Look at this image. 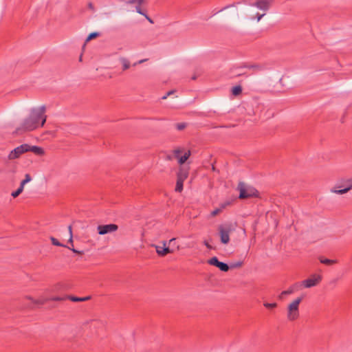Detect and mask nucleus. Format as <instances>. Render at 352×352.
<instances>
[{"label": "nucleus", "instance_id": "dca6fc26", "mask_svg": "<svg viewBox=\"0 0 352 352\" xmlns=\"http://www.w3.org/2000/svg\"><path fill=\"white\" fill-rule=\"evenodd\" d=\"M190 155H191L190 151L188 150V151H186L182 156L179 157V158H177L178 163L180 165L184 164L186 162V161L189 158Z\"/></svg>", "mask_w": 352, "mask_h": 352}, {"label": "nucleus", "instance_id": "5701e85b", "mask_svg": "<svg viewBox=\"0 0 352 352\" xmlns=\"http://www.w3.org/2000/svg\"><path fill=\"white\" fill-rule=\"evenodd\" d=\"M32 179L31 178V176L29 175V174H26L25 175V177L23 180L21 181V184H20V186H22L23 188H24V186L28 183L29 182H30Z\"/></svg>", "mask_w": 352, "mask_h": 352}, {"label": "nucleus", "instance_id": "6ab92c4d", "mask_svg": "<svg viewBox=\"0 0 352 352\" xmlns=\"http://www.w3.org/2000/svg\"><path fill=\"white\" fill-rule=\"evenodd\" d=\"M67 298L69 299L70 300H72L73 302H82V301H85V300L89 299L90 297L87 296V297H84V298H79V297L69 296H67Z\"/></svg>", "mask_w": 352, "mask_h": 352}, {"label": "nucleus", "instance_id": "4468645a", "mask_svg": "<svg viewBox=\"0 0 352 352\" xmlns=\"http://www.w3.org/2000/svg\"><path fill=\"white\" fill-rule=\"evenodd\" d=\"M87 324H90V328L94 329L100 328L104 326L103 322L100 320H91L89 322H87Z\"/></svg>", "mask_w": 352, "mask_h": 352}, {"label": "nucleus", "instance_id": "f704fd0d", "mask_svg": "<svg viewBox=\"0 0 352 352\" xmlns=\"http://www.w3.org/2000/svg\"><path fill=\"white\" fill-rule=\"evenodd\" d=\"M243 263L241 261H239L236 263H234L231 265L232 267H240L242 265Z\"/></svg>", "mask_w": 352, "mask_h": 352}, {"label": "nucleus", "instance_id": "79ce46f5", "mask_svg": "<svg viewBox=\"0 0 352 352\" xmlns=\"http://www.w3.org/2000/svg\"><path fill=\"white\" fill-rule=\"evenodd\" d=\"M145 60H140V61H138V63H134V66H135L137 64H140V63H142L143 62H144Z\"/></svg>", "mask_w": 352, "mask_h": 352}, {"label": "nucleus", "instance_id": "49530a36", "mask_svg": "<svg viewBox=\"0 0 352 352\" xmlns=\"http://www.w3.org/2000/svg\"><path fill=\"white\" fill-rule=\"evenodd\" d=\"M331 77H334L335 78H337V76H336V74L334 73L333 74V76L331 75Z\"/></svg>", "mask_w": 352, "mask_h": 352}, {"label": "nucleus", "instance_id": "a878e982", "mask_svg": "<svg viewBox=\"0 0 352 352\" xmlns=\"http://www.w3.org/2000/svg\"><path fill=\"white\" fill-rule=\"evenodd\" d=\"M186 126H187V124L185 122L177 123L175 124L176 129L179 131H182V130L184 129L186 127Z\"/></svg>", "mask_w": 352, "mask_h": 352}, {"label": "nucleus", "instance_id": "f03ea898", "mask_svg": "<svg viewBox=\"0 0 352 352\" xmlns=\"http://www.w3.org/2000/svg\"><path fill=\"white\" fill-rule=\"evenodd\" d=\"M237 190L239 191V198L241 199L258 197V192L255 188L242 182L239 183Z\"/></svg>", "mask_w": 352, "mask_h": 352}, {"label": "nucleus", "instance_id": "2eb2a0df", "mask_svg": "<svg viewBox=\"0 0 352 352\" xmlns=\"http://www.w3.org/2000/svg\"><path fill=\"white\" fill-rule=\"evenodd\" d=\"M28 148L29 151H31L37 155H43L44 154V151L41 147L29 145Z\"/></svg>", "mask_w": 352, "mask_h": 352}, {"label": "nucleus", "instance_id": "393cba45", "mask_svg": "<svg viewBox=\"0 0 352 352\" xmlns=\"http://www.w3.org/2000/svg\"><path fill=\"white\" fill-rule=\"evenodd\" d=\"M183 152V149L181 148H177L173 150V154H174V157L175 158H179V157H181L180 156V154Z\"/></svg>", "mask_w": 352, "mask_h": 352}, {"label": "nucleus", "instance_id": "a18cd8bd", "mask_svg": "<svg viewBox=\"0 0 352 352\" xmlns=\"http://www.w3.org/2000/svg\"><path fill=\"white\" fill-rule=\"evenodd\" d=\"M89 7L91 9L93 8V5L91 3H89Z\"/></svg>", "mask_w": 352, "mask_h": 352}, {"label": "nucleus", "instance_id": "bb28decb", "mask_svg": "<svg viewBox=\"0 0 352 352\" xmlns=\"http://www.w3.org/2000/svg\"><path fill=\"white\" fill-rule=\"evenodd\" d=\"M98 36H99V33L98 32H91L87 36V38L86 39V41H89L92 40L93 38H96Z\"/></svg>", "mask_w": 352, "mask_h": 352}, {"label": "nucleus", "instance_id": "c756f323", "mask_svg": "<svg viewBox=\"0 0 352 352\" xmlns=\"http://www.w3.org/2000/svg\"><path fill=\"white\" fill-rule=\"evenodd\" d=\"M52 243L54 245L56 246H63L62 243H60L54 237H51Z\"/></svg>", "mask_w": 352, "mask_h": 352}, {"label": "nucleus", "instance_id": "9d476101", "mask_svg": "<svg viewBox=\"0 0 352 352\" xmlns=\"http://www.w3.org/2000/svg\"><path fill=\"white\" fill-rule=\"evenodd\" d=\"M270 3L271 1L269 0H258L255 3H252V6H255L260 10L267 11L270 8Z\"/></svg>", "mask_w": 352, "mask_h": 352}, {"label": "nucleus", "instance_id": "ddd939ff", "mask_svg": "<svg viewBox=\"0 0 352 352\" xmlns=\"http://www.w3.org/2000/svg\"><path fill=\"white\" fill-rule=\"evenodd\" d=\"M243 67L253 69L254 72L263 71L266 68L265 65H261V64L244 65Z\"/></svg>", "mask_w": 352, "mask_h": 352}, {"label": "nucleus", "instance_id": "f3484780", "mask_svg": "<svg viewBox=\"0 0 352 352\" xmlns=\"http://www.w3.org/2000/svg\"><path fill=\"white\" fill-rule=\"evenodd\" d=\"M119 60L122 65V70L123 71H125L130 67V66H131L130 61L127 58H126L124 57H120L119 58Z\"/></svg>", "mask_w": 352, "mask_h": 352}, {"label": "nucleus", "instance_id": "4be33fe9", "mask_svg": "<svg viewBox=\"0 0 352 352\" xmlns=\"http://www.w3.org/2000/svg\"><path fill=\"white\" fill-rule=\"evenodd\" d=\"M294 289H295V285L291 287L287 290H285V291L282 292L280 295V298H281L283 296L292 294L294 292Z\"/></svg>", "mask_w": 352, "mask_h": 352}, {"label": "nucleus", "instance_id": "1a4fd4ad", "mask_svg": "<svg viewBox=\"0 0 352 352\" xmlns=\"http://www.w3.org/2000/svg\"><path fill=\"white\" fill-rule=\"evenodd\" d=\"M166 241H164L163 247H161L159 245L155 246L156 252L157 253V254L159 256H164L166 254H168L169 253H173L174 252L173 250L170 249L168 247H166Z\"/></svg>", "mask_w": 352, "mask_h": 352}, {"label": "nucleus", "instance_id": "f8f14e48", "mask_svg": "<svg viewBox=\"0 0 352 352\" xmlns=\"http://www.w3.org/2000/svg\"><path fill=\"white\" fill-rule=\"evenodd\" d=\"M351 189H352V179H349L347 182V184H346V186H344V188L338 190L336 188L335 190H331V191L336 194L342 195V194L347 192Z\"/></svg>", "mask_w": 352, "mask_h": 352}, {"label": "nucleus", "instance_id": "c85d7f7f", "mask_svg": "<svg viewBox=\"0 0 352 352\" xmlns=\"http://www.w3.org/2000/svg\"><path fill=\"white\" fill-rule=\"evenodd\" d=\"M263 305L265 307H266L267 309H273V308L276 307L277 304L276 302H274V303L265 302L263 304Z\"/></svg>", "mask_w": 352, "mask_h": 352}, {"label": "nucleus", "instance_id": "473e14b6", "mask_svg": "<svg viewBox=\"0 0 352 352\" xmlns=\"http://www.w3.org/2000/svg\"><path fill=\"white\" fill-rule=\"evenodd\" d=\"M68 230H69V236H70L69 241L72 243V226H69Z\"/></svg>", "mask_w": 352, "mask_h": 352}, {"label": "nucleus", "instance_id": "cd10ccee", "mask_svg": "<svg viewBox=\"0 0 352 352\" xmlns=\"http://www.w3.org/2000/svg\"><path fill=\"white\" fill-rule=\"evenodd\" d=\"M34 305H43L45 302V300H33L31 297H28Z\"/></svg>", "mask_w": 352, "mask_h": 352}, {"label": "nucleus", "instance_id": "e433bc0d", "mask_svg": "<svg viewBox=\"0 0 352 352\" xmlns=\"http://www.w3.org/2000/svg\"><path fill=\"white\" fill-rule=\"evenodd\" d=\"M65 298H61V297L56 296V297L52 298L51 300H54V301H59V300H63Z\"/></svg>", "mask_w": 352, "mask_h": 352}, {"label": "nucleus", "instance_id": "7ed1b4c3", "mask_svg": "<svg viewBox=\"0 0 352 352\" xmlns=\"http://www.w3.org/2000/svg\"><path fill=\"white\" fill-rule=\"evenodd\" d=\"M302 297H298L291 302L287 307V319L290 321L296 320L299 317V305Z\"/></svg>", "mask_w": 352, "mask_h": 352}, {"label": "nucleus", "instance_id": "7c9ffc66", "mask_svg": "<svg viewBox=\"0 0 352 352\" xmlns=\"http://www.w3.org/2000/svg\"><path fill=\"white\" fill-rule=\"evenodd\" d=\"M320 261L322 263H324L326 265H330V259L329 258H322V257H320Z\"/></svg>", "mask_w": 352, "mask_h": 352}, {"label": "nucleus", "instance_id": "58836bf2", "mask_svg": "<svg viewBox=\"0 0 352 352\" xmlns=\"http://www.w3.org/2000/svg\"><path fill=\"white\" fill-rule=\"evenodd\" d=\"M146 18V19L151 23H153V20L146 14L144 13V14H143Z\"/></svg>", "mask_w": 352, "mask_h": 352}, {"label": "nucleus", "instance_id": "423d86ee", "mask_svg": "<svg viewBox=\"0 0 352 352\" xmlns=\"http://www.w3.org/2000/svg\"><path fill=\"white\" fill-rule=\"evenodd\" d=\"M29 144H23L12 150L8 155L10 160L18 158L21 155L29 151Z\"/></svg>", "mask_w": 352, "mask_h": 352}, {"label": "nucleus", "instance_id": "a19ab883", "mask_svg": "<svg viewBox=\"0 0 352 352\" xmlns=\"http://www.w3.org/2000/svg\"><path fill=\"white\" fill-rule=\"evenodd\" d=\"M204 245L209 249H211V246L209 245V243L207 241H204Z\"/></svg>", "mask_w": 352, "mask_h": 352}, {"label": "nucleus", "instance_id": "39448f33", "mask_svg": "<svg viewBox=\"0 0 352 352\" xmlns=\"http://www.w3.org/2000/svg\"><path fill=\"white\" fill-rule=\"evenodd\" d=\"M322 280V276L318 274H314L308 278L302 280L300 284L305 288H311L316 286Z\"/></svg>", "mask_w": 352, "mask_h": 352}, {"label": "nucleus", "instance_id": "412c9836", "mask_svg": "<svg viewBox=\"0 0 352 352\" xmlns=\"http://www.w3.org/2000/svg\"><path fill=\"white\" fill-rule=\"evenodd\" d=\"M242 93V87L240 85H236L233 87L232 89V95L236 96L240 95Z\"/></svg>", "mask_w": 352, "mask_h": 352}, {"label": "nucleus", "instance_id": "9b49d317", "mask_svg": "<svg viewBox=\"0 0 352 352\" xmlns=\"http://www.w3.org/2000/svg\"><path fill=\"white\" fill-rule=\"evenodd\" d=\"M189 168L182 166L179 168V171L177 174V179L181 180H186L188 176Z\"/></svg>", "mask_w": 352, "mask_h": 352}, {"label": "nucleus", "instance_id": "2f4dec72", "mask_svg": "<svg viewBox=\"0 0 352 352\" xmlns=\"http://www.w3.org/2000/svg\"><path fill=\"white\" fill-rule=\"evenodd\" d=\"M221 210L220 208H217V209L214 210L211 212V216L214 217V216L217 215L221 212Z\"/></svg>", "mask_w": 352, "mask_h": 352}, {"label": "nucleus", "instance_id": "6e6552de", "mask_svg": "<svg viewBox=\"0 0 352 352\" xmlns=\"http://www.w3.org/2000/svg\"><path fill=\"white\" fill-rule=\"evenodd\" d=\"M208 263L211 265H214L218 268H219L220 270L222 272H228L229 270V266L228 264L221 262L218 260V258L216 256H214L208 260Z\"/></svg>", "mask_w": 352, "mask_h": 352}, {"label": "nucleus", "instance_id": "ea45409f", "mask_svg": "<svg viewBox=\"0 0 352 352\" xmlns=\"http://www.w3.org/2000/svg\"><path fill=\"white\" fill-rule=\"evenodd\" d=\"M234 6V4H232V5L226 6H225L224 8H222L221 10H219V11H220V12H221V11H223V10H226V9L228 8H230V7H232V6Z\"/></svg>", "mask_w": 352, "mask_h": 352}, {"label": "nucleus", "instance_id": "c9c22d12", "mask_svg": "<svg viewBox=\"0 0 352 352\" xmlns=\"http://www.w3.org/2000/svg\"><path fill=\"white\" fill-rule=\"evenodd\" d=\"M168 244L170 245H175V239L173 238V239H170L168 241Z\"/></svg>", "mask_w": 352, "mask_h": 352}, {"label": "nucleus", "instance_id": "0eeeda50", "mask_svg": "<svg viewBox=\"0 0 352 352\" xmlns=\"http://www.w3.org/2000/svg\"><path fill=\"white\" fill-rule=\"evenodd\" d=\"M118 226L116 224L111 223L107 225H99L97 227V230L99 234L104 235L108 233H111L117 231Z\"/></svg>", "mask_w": 352, "mask_h": 352}, {"label": "nucleus", "instance_id": "c03bdc74", "mask_svg": "<svg viewBox=\"0 0 352 352\" xmlns=\"http://www.w3.org/2000/svg\"><path fill=\"white\" fill-rule=\"evenodd\" d=\"M338 279H339V278L338 277V278L333 279V280H331V283L332 282H336L337 280H338Z\"/></svg>", "mask_w": 352, "mask_h": 352}, {"label": "nucleus", "instance_id": "aec40b11", "mask_svg": "<svg viewBox=\"0 0 352 352\" xmlns=\"http://www.w3.org/2000/svg\"><path fill=\"white\" fill-rule=\"evenodd\" d=\"M184 180H181V179H177L176 186H175V191L176 192H180L182 191L183 186H184Z\"/></svg>", "mask_w": 352, "mask_h": 352}, {"label": "nucleus", "instance_id": "f257e3e1", "mask_svg": "<svg viewBox=\"0 0 352 352\" xmlns=\"http://www.w3.org/2000/svg\"><path fill=\"white\" fill-rule=\"evenodd\" d=\"M45 107L34 108L30 111L28 118L23 120L21 126L16 129V134H22L26 131H32L43 126L46 122Z\"/></svg>", "mask_w": 352, "mask_h": 352}, {"label": "nucleus", "instance_id": "4c0bfd02", "mask_svg": "<svg viewBox=\"0 0 352 352\" xmlns=\"http://www.w3.org/2000/svg\"><path fill=\"white\" fill-rule=\"evenodd\" d=\"M265 14V13H263V14H260L257 13V14H256V15H257V21H259L261 19V18H262Z\"/></svg>", "mask_w": 352, "mask_h": 352}, {"label": "nucleus", "instance_id": "37998d69", "mask_svg": "<svg viewBox=\"0 0 352 352\" xmlns=\"http://www.w3.org/2000/svg\"><path fill=\"white\" fill-rule=\"evenodd\" d=\"M72 250L74 252H75V253H78V254L80 253L79 251L76 250V249H74V248L72 249Z\"/></svg>", "mask_w": 352, "mask_h": 352}, {"label": "nucleus", "instance_id": "a211bd4d", "mask_svg": "<svg viewBox=\"0 0 352 352\" xmlns=\"http://www.w3.org/2000/svg\"><path fill=\"white\" fill-rule=\"evenodd\" d=\"M243 68H244L243 65L239 67L232 68L231 69V72L233 74L234 77H238V76L245 75V72L240 71Z\"/></svg>", "mask_w": 352, "mask_h": 352}, {"label": "nucleus", "instance_id": "de8ad7c7", "mask_svg": "<svg viewBox=\"0 0 352 352\" xmlns=\"http://www.w3.org/2000/svg\"><path fill=\"white\" fill-rule=\"evenodd\" d=\"M335 262H336V261H334V260L331 259V265H332L333 263H335Z\"/></svg>", "mask_w": 352, "mask_h": 352}, {"label": "nucleus", "instance_id": "b1692460", "mask_svg": "<svg viewBox=\"0 0 352 352\" xmlns=\"http://www.w3.org/2000/svg\"><path fill=\"white\" fill-rule=\"evenodd\" d=\"M24 188H23L22 186H20L18 188V189L14 192H12L11 195L12 197L16 198L17 197L23 190Z\"/></svg>", "mask_w": 352, "mask_h": 352}, {"label": "nucleus", "instance_id": "20e7f679", "mask_svg": "<svg viewBox=\"0 0 352 352\" xmlns=\"http://www.w3.org/2000/svg\"><path fill=\"white\" fill-rule=\"evenodd\" d=\"M233 226L231 223H224L218 228L221 242L227 244L230 241V234L234 231Z\"/></svg>", "mask_w": 352, "mask_h": 352}, {"label": "nucleus", "instance_id": "72a5a7b5", "mask_svg": "<svg viewBox=\"0 0 352 352\" xmlns=\"http://www.w3.org/2000/svg\"><path fill=\"white\" fill-rule=\"evenodd\" d=\"M175 91L173 90L172 91H169L168 92L166 93V95H164V96L162 97V100H165L167 98V97L171 94H173Z\"/></svg>", "mask_w": 352, "mask_h": 352}, {"label": "nucleus", "instance_id": "09e8293b", "mask_svg": "<svg viewBox=\"0 0 352 352\" xmlns=\"http://www.w3.org/2000/svg\"><path fill=\"white\" fill-rule=\"evenodd\" d=\"M177 250H179V246L177 245Z\"/></svg>", "mask_w": 352, "mask_h": 352}]
</instances>
